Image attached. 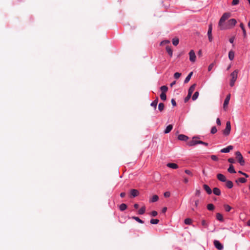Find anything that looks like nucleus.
I'll use <instances>...</instances> for the list:
<instances>
[{
    "label": "nucleus",
    "instance_id": "1",
    "mask_svg": "<svg viewBox=\"0 0 250 250\" xmlns=\"http://www.w3.org/2000/svg\"><path fill=\"white\" fill-rule=\"evenodd\" d=\"M236 23L237 21L235 19H231L229 20L227 22L225 23V24L222 26L220 29L225 30L227 29H230L235 26Z\"/></svg>",
    "mask_w": 250,
    "mask_h": 250
},
{
    "label": "nucleus",
    "instance_id": "2",
    "mask_svg": "<svg viewBox=\"0 0 250 250\" xmlns=\"http://www.w3.org/2000/svg\"><path fill=\"white\" fill-rule=\"evenodd\" d=\"M230 17V14L229 13H225L223 14L218 23V26L220 27V29L225 24V21Z\"/></svg>",
    "mask_w": 250,
    "mask_h": 250
},
{
    "label": "nucleus",
    "instance_id": "3",
    "mask_svg": "<svg viewBox=\"0 0 250 250\" xmlns=\"http://www.w3.org/2000/svg\"><path fill=\"white\" fill-rule=\"evenodd\" d=\"M236 158L241 166H244L245 164V161L241 153L239 151H236L235 152Z\"/></svg>",
    "mask_w": 250,
    "mask_h": 250
},
{
    "label": "nucleus",
    "instance_id": "4",
    "mask_svg": "<svg viewBox=\"0 0 250 250\" xmlns=\"http://www.w3.org/2000/svg\"><path fill=\"white\" fill-rule=\"evenodd\" d=\"M231 130V125L229 121H228L226 123V126L225 129L223 130V133L224 135L228 136L230 134Z\"/></svg>",
    "mask_w": 250,
    "mask_h": 250
},
{
    "label": "nucleus",
    "instance_id": "5",
    "mask_svg": "<svg viewBox=\"0 0 250 250\" xmlns=\"http://www.w3.org/2000/svg\"><path fill=\"white\" fill-rule=\"evenodd\" d=\"M230 99V94H229L226 97V99L225 100L224 104H223V109L225 110H226L228 107V105L229 103V101Z\"/></svg>",
    "mask_w": 250,
    "mask_h": 250
},
{
    "label": "nucleus",
    "instance_id": "6",
    "mask_svg": "<svg viewBox=\"0 0 250 250\" xmlns=\"http://www.w3.org/2000/svg\"><path fill=\"white\" fill-rule=\"evenodd\" d=\"M189 60L191 62H195L196 61V56L194 51L193 50H191L189 52Z\"/></svg>",
    "mask_w": 250,
    "mask_h": 250
},
{
    "label": "nucleus",
    "instance_id": "7",
    "mask_svg": "<svg viewBox=\"0 0 250 250\" xmlns=\"http://www.w3.org/2000/svg\"><path fill=\"white\" fill-rule=\"evenodd\" d=\"M238 72H239V70L238 69L235 70L234 71H233L230 74V77H231L230 80L236 81L237 79Z\"/></svg>",
    "mask_w": 250,
    "mask_h": 250
},
{
    "label": "nucleus",
    "instance_id": "8",
    "mask_svg": "<svg viewBox=\"0 0 250 250\" xmlns=\"http://www.w3.org/2000/svg\"><path fill=\"white\" fill-rule=\"evenodd\" d=\"M208 40L210 42H212L213 38L212 36V24H210L208 26Z\"/></svg>",
    "mask_w": 250,
    "mask_h": 250
},
{
    "label": "nucleus",
    "instance_id": "9",
    "mask_svg": "<svg viewBox=\"0 0 250 250\" xmlns=\"http://www.w3.org/2000/svg\"><path fill=\"white\" fill-rule=\"evenodd\" d=\"M214 245L215 248L217 249L218 250H222L223 249V246L218 240L214 241Z\"/></svg>",
    "mask_w": 250,
    "mask_h": 250
},
{
    "label": "nucleus",
    "instance_id": "10",
    "mask_svg": "<svg viewBox=\"0 0 250 250\" xmlns=\"http://www.w3.org/2000/svg\"><path fill=\"white\" fill-rule=\"evenodd\" d=\"M233 148L232 146H229L226 148L222 149L220 151L222 153H228Z\"/></svg>",
    "mask_w": 250,
    "mask_h": 250
},
{
    "label": "nucleus",
    "instance_id": "11",
    "mask_svg": "<svg viewBox=\"0 0 250 250\" xmlns=\"http://www.w3.org/2000/svg\"><path fill=\"white\" fill-rule=\"evenodd\" d=\"M130 196L131 197H135L139 195V191L135 189H132L130 191Z\"/></svg>",
    "mask_w": 250,
    "mask_h": 250
},
{
    "label": "nucleus",
    "instance_id": "12",
    "mask_svg": "<svg viewBox=\"0 0 250 250\" xmlns=\"http://www.w3.org/2000/svg\"><path fill=\"white\" fill-rule=\"evenodd\" d=\"M217 179L221 182H226L227 179L225 175L219 173L217 175Z\"/></svg>",
    "mask_w": 250,
    "mask_h": 250
},
{
    "label": "nucleus",
    "instance_id": "13",
    "mask_svg": "<svg viewBox=\"0 0 250 250\" xmlns=\"http://www.w3.org/2000/svg\"><path fill=\"white\" fill-rule=\"evenodd\" d=\"M178 139L180 141H186L188 140V137L187 136L185 135L184 134H180L178 136Z\"/></svg>",
    "mask_w": 250,
    "mask_h": 250
},
{
    "label": "nucleus",
    "instance_id": "14",
    "mask_svg": "<svg viewBox=\"0 0 250 250\" xmlns=\"http://www.w3.org/2000/svg\"><path fill=\"white\" fill-rule=\"evenodd\" d=\"M203 188L208 194H210L212 193V190L208 185L204 184Z\"/></svg>",
    "mask_w": 250,
    "mask_h": 250
},
{
    "label": "nucleus",
    "instance_id": "15",
    "mask_svg": "<svg viewBox=\"0 0 250 250\" xmlns=\"http://www.w3.org/2000/svg\"><path fill=\"white\" fill-rule=\"evenodd\" d=\"M173 125H169L164 130V133L165 134H167L169 133L171 130L172 129Z\"/></svg>",
    "mask_w": 250,
    "mask_h": 250
},
{
    "label": "nucleus",
    "instance_id": "16",
    "mask_svg": "<svg viewBox=\"0 0 250 250\" xmlns=\"http://www.w3.org/2000/svg\"><path fill=\"white\" fill-rule=\"evenodd\" d=\"M196 84L195 83H194L192 84L188 89V94H189L190 95H192V93L193 92L194 90H195V87Z\"/></svg>",
    "mask_w": 250,
    "mask_h": 250
},
{
    "label": "nucleus",
    "instance_id": "17",
    "mask_svg": "<svg viewBox=\"0 0 250 250\" xmlns=\"http://www.w3.org/2000/svg\"><path fill=\"white\" fill-rule=\"evenodd\" d=\"M167 166V167L173 169H176L178 167V166L175 163H168Z\"/></svg>",
    "mask_w": 250,
    "mask_h": 250
},
{
    "label": "nucleus",
    "instance_id": "18",
    "mask_svg": "<svg viewBox=\"0 0 250 250\" xmlns=\"http://www.w3.org/2000/svg\"><path fill=\"white\" fill-rule=\"evenodd\" d=\"M240 27L243 31L244 38H246V37H247L246 31V30H245V28L244 27V25L243 24V23H240Z\"/></svg>",
    "mask_w": 250,
    "mask_h": 250
},
{
    "label": "nucleus",
    "instance_id": "19",
    "mask_svg": "<svg viewBox=\"0 0 250 250\" xmlns=\"http://www.w3.org/2000/svg\"><path fill=\"white\" fill-rule=\"evenodd\" d=\"M213 193L217 196H219L221 194V191L218 188H214L213 189Z\"/></svg>",
    "mask_w": 250,
    "mask_h": 250
},
{
    "label": "nucleus",
    "instance_id": "20",
    "mask_svg": "<svg viewBox=\"0 0 250 250\" xmlns=\"http://www.w3.org/2000/svg\"><path fill=\"white\" fill-rule=\"evenodd\" d=\"M226 186L227 188H231L233 187V184L231 181L226 180Z\"/></svg>",
    "mask_w": 250,
    "mask_h": 250
},
{
    "label": "nucleus",
    "instance_id": "21",
    "mask_svg": "<svg viewBox=\"0 0 250 250\" xmlns=\"http://www.w3.org/2000/svg\"><path fill=\"white\" fill-rule=\"evenodd\" d=\"M234 58V52L232 50H230L229 52V58L230 60L232 61Z\"/></svg>",
    "mask_w": 250,
    "mask_h": 250
},
{
    "label": "nucleus",
    "instance_id": "22",
    "mask_svg": "<svg viewBox=\"0 0 250 250\" xmlns=\"http://www.w3.org/2000/svg\"><path fill=\"white\" fill-rule=\"evenodd\" d=\"M228 171L230 173H236V171L234 169V167L232 165H230L229 166V168L228 169Z\"/></svg>",
    "mask_w": 250,
    "mask_h": 250
},
{
    "label": "nucleus",
    "instance_id": "23",
    "mask_svg": "<svg viewBox=\"0 0 250 250\" xmlns=\"http://www.w3.org/2000/svg\"><path fill=\"white\" fill-rule=\"evenodd\" d=\"M158 102V98H157L154 101H153L151 103L150 105L151 106L154 107V109H156Z\"/></svg>",
    "mask_w": 250,
    "mask_h": 250
},
{
    "label": "nucleus",
    "instance_id": "24",
    "mask_svg": "<svg viewBox=\"0 0 250 250\" xmlns=\"http://www.w3.org/2000/svg\"><path fill=\"white\" fill-rule=\"evenodd\" d=\"M199 137L197 136H194L192 138V140L190 141H189L188 142V145L189 146H194V139H198Z\"/></svg>",
    "mask_w": 250,
    "mask_h": 250
},
{
    "label": "nucleus",
    "instance_id": "25",
    "mask_svg": "<svg viewBox=\"0 0 250 250\" xmlns=\"http://www.w3.org/2000/svg\"><path fill=\"white\" fill-rule=\"evenodd\" d=\"M192 74H193V72H190V73H189V74L187 76V77L186 78V79H185V81H184V83H188L189 81V80H190V78H191V76H192Z\"/></svg>",
    "mask_w": 250,
    "mask_h": 250
},
{
    "label": "nucleus",
    "instance_id": "26",
    "mask_svg": "<svg viewBox=\"0 0 250 250\" xmlns=\"http://www.w3.org/2000/svg\"><path fill=\"white\" fill-rule=\"evenodd\" d=\"M216 219L221 222H223L224 221V219L222 215L220 213H216Z\"/></svg>",
    "mask_w": 250,
    "mask_h": 250
},
{
    "label": "nucleus",
    "instance_id": "27",
    "mask_svg": "<svg viewBox=\"0 0 250 250\" xmlns=\"http://www.w3.org/2000/svg\"><path fill=\"white\" fill-rule=\"evenodd\" d=\"M166 50L167 52V53L169 55V56L170 57H172V50L171 49V48L168 46H167L166 47Z\"/></svg>",
    "mask_w": 250,
    "mask_h": 250
},
{
    "label": "nucleus",
    "instance_id": "28",
    "mask_svg": "<svg viewBox=\"0 0 250 250\" xmlns=\"http://www.w3.org/2000/svg\"><path fill=\"white\" fill-rule=\"evenodd\" d=\"M160 89L162 91V93H166L168 90V87L166 85H163L160 87Z\"/></svg>",
    "mask_w": 250,
    "mask_h": 250
},
{
    "label": "nucleus",
    "instance_id": "29",
    "mask_svg": "<svg viewBox=\"0 0 250 250\" xmlns=\"http://www.w3.org/2000/svg\"><path fill=\"white\" fill-rule=\"evenodd\" d=\"M165 108V105L163 103H161L158 105V109L160 111L162 112L163 111Z\"/></svg>",
    "mask_w": 250,
    "mask_h": 250
},
{
    "label": "nucleus",
    "instance_id": "30",
    "mask_svg": "<svg viewBox=\"0 0 250 250\" xmlns=\"http://www.w3.org/2000/svg\"><path fill=\"white\" fill-rule=\"evenodd\" d=\"M119 208H120V209L121 211H124V210H125V209H126L127 206H126V204H124V203H123V204L120 205Z\"/></svg>",
    "mask_w": 250,
    "mask_h": 250
},
{
    "label": "nucleus",
    "instance_id": "31",
    "mask_svg": "<svg viewBox=\"0 0 250 250\" xmlns=\"http://www.w3.org/2000/svg\"><path fill=\"white\" fill-rule=\"evenodd\" d=\"M158 199H159V197L156 195H154L152 196V198L151 199L150 202H155L157 201L158 200Z\"/></svg>",
    "mask_w": 250,
    "mask_h": 250
},
{
    "label": "nucleus",
    "instance_id": "32",
    "mask_svg": "<svg viewBox=\"0 0 250 250\" xmlns=\"http://www.w3.org/2000/svg\"><path fill=\"white\" fill-rule=\"evenodd\" d=\"M159 222V220L157 219H151L150 221V223L151 224H157Z\"/></svg>",
    "mask_w": 250,
    "mask_h": 250
},
{
    "label": "nucleus",
    "instance_id": "33",
    "mask_svg": "<svg viewBox=\"0 0 250 250\" xmlns=\"http://www.w3.org/2000/svg\"><path fill=\"white\" fill-rule=\"evenodd\" d=\"M199 93L198 91L195 92L194 93V94H193V95L192 96V100L193 101L196 100L197 99V98L199 96Z\"/></svg>",
    "mask_w": 250,
    "mask_h": 250
},
{
    "label": "nucleus",
    "instance_id": "34",
    "mask_svg": "<svg viewBox=\"0 0 250 250\" xmlns=\"http://www.w3.org/2000/svg\"><path fill=\"white\" fill-rule=\"evenodd\" d=\"M146 211V208L145 207H142L138 211V213L140 214H143Z\"/></svg>",
    "mask_w": 250,
    "mask_h": 250
},
{
    "label": "nucleus",
    "instance_id": "35",
    "mask_svg": "<svg viewBox=\"0 0 250 250\" xmlns=\"http://www.w3.org/2000/svg\"><path fill=\"white\" fill-rule=\"evenodd\" d=\"M172 43L174 45L176 46L179 43V39L178 38H174L172 40Z\"/></svg>",
    "mask_w": 250,
    "mask_h": 250
},
{
    "label": "nucleus",
    "instance_id": "36",
    "mask_svg": "<svg viewBox=\"0 0 250 250\" xmlns=\"http://www.w3.org/2000/svg\"><path fill=\"white\" fill-rule=\"evenodd\" d=\"M132 218L135 220L136 221H137L138 222H139L140 223H141V224L144 223V221L143 220H142L141 219H140L138 217L133 216V217H132Z\"/></svg>",
    "mask_w": 250,
    "mask_h": 250
},
{
    "label": "nucleus",
    "instance_id": "37",
    "mask_svg": "<svg viewBox=\"0 0 250 250\" xmlns=\"http://www.w3.org/2000/svg\"><path fill=\"white\" fill-rule=\"evenodd\" d=\"M207 208L209 210H213L214 208V206L212 204H209L207 205Z\"/></svg>",
    "mask_w": 250,
    "mask_h": 250
},
{
    "label": "nucleus",
    "instance_id": "38",
    "mask_svg": "<svg viewBox=\"0 0 250 250\" xmlns=\"http://www.w3.org/2000/svg\"><path fill=\"white\" fill-rule=\"evenodd\" d=\"M184 222L186 225H190L192 223V220L190 218H186Z\"/></svg>",
    "mask_w": 250,
    "mask_h": 250
},
{
    "label": "nucleus",
    "instance_id": "39",
    "mask_svg": "<svg viewBox=\"0 0 250 250\" xmlns=\"http://www.w3.org/2000/svg\"><path fill=\"white\" fill-rule=\"evenodd\" d=\"M202 225L205 228H208V224L205 220H202L201 221Z\"/></svg>",
    "mask_w": 250,
    "mask_h": 250
},
{
    "label": "nucleus",
    "instance_id": "40",
    "mask_svg": "<svg viewBox=\"0 0 250 250\" xmlns=\"http://www.w3.org/2000/svg\"><path fill=\"white\" fill-rule=\"evenodd\" d=\"M160 98L163 101H165L167 99V96L166 93H161L160 94Z\"/></svg>",
    "mask_w": 250,
    "mask_h": 250
},
{
    "label": "nucleus",
    "instance_id": "41",
    "mask_svg": "<svg viewBox=\"0 0 250 250\" xmlns=\"http://www.w3.org/2000/svg\"><path fill=\"white\" fill-rule=\"evenodd\" d=\"M224 208H225L226 211H228V212L230 210V209H231V207H230L228 205H224Z\"/></svg>",
    "mask_w": 250,
    "mask_h": 250
},
{
    "label": "nucleus",
    "instance_id": "42",
    "mask_svg": "<svg viewBox=\"0 0 250 250\" xmlns=\"http://www.w3.org/2000/svg\"><path fill=\"white\" fill-rule=\"evenodd\" d=\"M217 131V129L215 126L212 127L211 129V133L212 134H214Z\"/></svg>",
    "mask_w": 250,
    "mask_h": 250
},
{
    "label": "nucleus",
    "instance_id": "43",
    "mask_svg": "<svg viewBox=\"0 0 250 250\" xmlns=\"http://www.w3.org/2000/svg\"><path fill=\"white\" fill-rule=\"evenodd\" d=\"M191 95L189 94H188L187 96L184 99V102L185 103H187V102H188V101L190 99V98H191Z\"/></svg>",
    "mask_w": 250,
    "mask_h": 250
},
{
    "label": "nucleus",
    "instance_id": "44",
    "mask_svg": "<svg viewBox=\"0 0 250 250\" xmlns=\"http://www.w3.org/2000/svg\"><path fill=\"white\" fill-rule=\"evenodd\" d=\"M181 73L179 72H176L174 75V77L175 79H177L181 76Z\"/></svg>",
    "mask_w": 250,
    "mask_h": 250
},
{
    "label": "nucleus",
    "instance_id": "45",
    "mask_svg": "<svg viewBox=\"0 0 250 250\" xmlns=\"http://www.w3.org/2000/svg\"><path fill=\"white\" fill-rule=\"evenodd\" d=\"M214 64H215L214 62L211 63V64H209V65L208 67V71H210L211 70L212 68L214 67Z\"/></svg>",
    "mask_w": 250,
    "mask_h": 250
},
{
    "label": "nucleus",
    "instance_id": "46",
    "mask_svg": "<svg viewBox=\"0 0 250 250\" xmlns=\"http://www.w3.org/2000/svg\"><path fill=\"white\" fill-rule=\"evenodd\" d=\"M238 180L242 183H245L247 182V180L244 178H240Z\"/></svg>",
    "mask_w": 250,
    "mask_h": 250
},
{
    "label": "nucleus",
    "instance_id": "47",
    "mask_svg": "<svg viewBox=\"0 0 250 250\" xmlns=\"http://www.w3.org/2000/svg\"><path fill=\"white\" fill-rule=\"evenodd\" d=\"M200 194H201L200 190L199 189H196V191H195V195L197 196H200Z\"/></svg>",
    "mask_w": 250,
    "mask_h": 250
},
{
    "label": "nucleus",
    "instance_id": "48",
    "mask_svg": "<svg viewBox=\"0 0 250 250\" xmlns=\"http://www.w3.org/2000/svg\"><path fill=\"white\" fill-rule=\"evenodd\" d=\"M211 159L213 161H217L218 160V157L216 155H212L210 156Z\"/></svg>",
    "mask_w": 250,
    "mask_h": 250
},
{
    "label": "nucleus",
    "instance_id": "49",
    "mask_svg": "<svg viewBox=\"0 0 250 250\" xmlns=\"http://www.w3.org/2000/svg\"><path fill=\"white\" fill-rule=\"evenodd\" d=\"M239 0H233L232 1V5H235L239 3Z\"/></svg>",
    "mask_w": 250,
    "mask_h": 250
},
{
    "label": "nucleus",
    "instance_id": "50",
    "mask_svg": "<svg viewBox=\"0 0 250 250\" xmlns=\"http://www.w3.org/2000/svg\"><path fill=\"white\" fill-rule=\"evenodd\" d=\"M185 172L186 174L189 175H190L191 176H192V173L191 172V171L189 170H188V169H186L185 170Z\"/></svg>",
    "mask_w": 250,
    "mask_h": 250
},
{
    "label": "nucleus",
    "instance_id": "51",
    "mask_svg": "<svg viewBox=\"0 0 250 250\" xmlns=\"http://www.w3.org/2000/svg\"><path fill=\"white\" fill-rule=\"evenodd\" d=\"M157 214H158L157 212L156 211H155V210L152 211L151 212V216H153V217H155V216H157Z\"/></svg>",
    "mask_w": 250,
    "mask_h": 250
},
{
    "label": "nucleus",
    "instance_id": "52",
    "mask_svg": "<svg viewBox=\"0 0 250 250\" xmlns=\"http://www.w3.org/2000/svg\"><path fill=\"white\" fill-rule=\"evenodd\" d=\"M236 81H233V80H230V83H229V85L231 87H233L234 84H235V83Z\"/></svg>",
    "mask_w": 250,
    "mask_h": 250
},
{
    "label": "nucleus",
    "instance_id": "53",
    "mask_svg": "<svg viewBox=\"0 0 250 250\" xmlns=\"http://www.w3.org/2000/svg\"><path fill=\"white\" fill-rule=\"evenodd\" d=\"M170 193L168 191H167L164 193V196L166 198L169 197L170 196Z\"/></svg>",
    "mask_w": 250,
    "mask_h": 250
},
{
    "label": "nucleus",
    "instance_id": "54",
    "mask_svg": "<svg viewBox=\"0 0 250 250\" xmlns=\"http://www.w3.org/2000/svg\"><path fill=\"white\" fill-rule=\"evenodd\" d=\"M169 42H169V41H168V40L163 41H162V42H161L160 45H163V44H164L168 43H169Z\"/></svg>",
    "mask_w": 250,
    "mask_h": 250
},
{
    "label": "nucleus",
    "instance_id": "55",
    "mask_svg": "<svg viewBox=\"0 0 250 250\" xmlns=\"http://www.w3.org/2000/svg\"><path fill=\"white\" fill-rule=\"evenodd\" d=\"M171 104L173 106H175L176 105V101H175V100L174 99H171Z\"/></svg>",
    "mask_w": 250,
    "mask_h": 250
},
{
    "label": "nucleus",
    "instance_id": "56",
    "mask_svg": "<svg viewBox=\"0 0 250 250\" xmlns=\"http://www.w3.org/2000/svg\"><path fill=\"white\" fill-rule=\"evenodd\" d=\"M228 161L231 164L234 163L235 161L233 158H230L228 159Z\"/></svg>",
    "mask_w": 250,
    "mask_h": 250
},
{
    "label": "nucleus",
    "instance_id": "57",
    "mask_svg": "<svg viewBox=\"0 0 250 250\" xmlns=\"http://www.w3.org/2000/svg\"><path fill=\"white\" fill-rule=\"evenodd\" d=\"M238 172L241 174H242L243 175L245 176L246 177H249V175L245 173H244L242 171H239Z\"/></svg>",
    "mask_w": 250,
    "mask_h": 250
},
{
    "label": "nucleus",
    "instance_id": "58",
    "mask_svg": "<svg viewBox=\"0 0 250 250\" xmlns=\"http://www.w3.org/2000/svg\"><path fill=\"white\" fill-rule=\"evenodd\" d=\"M216 124L218 125H221V121L220 120L219 118H217L216 119Z\"/></svg>",
    "mask_w": 250,
    "mask_h": 250
},
{
    "label": "nucleus",
    "instance_id": "59",
    "mask_svg": "<svg viewBox=\"0 0 250 250\" xmlns=\"http://www.w3.org/2000/svg\"><path fill=\"white\" fill-rule=\"evenodd\" d=\"M234 37H233L229 39V41L230 43H232L234 42Z\"/></svg>",
    "mask_w": 250,
    "mask_h": 250
},
{
    "label": "nucleus",
    "instance_id": "60",
    "mask_svg": "<svg viewBox=\"0 0 250 250\" xmlns=\"http://www.w3.org/2000/svg\"><path fill=\"white\" fill-rule=\"evenodd\" d=\"M184 182L185 183H188V180L187 177H184Z\"/></svg>",
    "mask_w": 250,
    "mask_h": 250
},
{
    "label": "nucleus",
    "instance_id": "61",
    "mask_svg": "<svg viewBox=\"0 0 250 250\" xmlns=\"http://www.w3.org/2000/svg\"><path fill=\"white\" fill-rule=\"evenodd\" d=\"M125 196V192H122L120 194V196L122 198H124Z\"/></svg>",
    "mask_w": 250,
    "mask_h": 250
},
{
    "label": "nucleus",
    "instance_id": "62",
    "mask_svg": "<svg viewBox=\"0 0 250 250\" xmlns=\"http://www.w3.org/2000/svg\"><path fill=\"white\" fill-rule=\"evenodd\" d=\"M167 210V208L166 207H164L162 209V211L163 213H165L166 212Z\"/></svg>",
    "mask_w": 250,
    "mask_h": 250
},
{
    "label": "nucleus",
    "instance_id": "63",
    "mask_svg": "<svg viewBox=\"0 0 250 250\" xmlns=\"http://www.w3.org/2000/svg\"><path fill=\"white\" fill-rule=\"evenodd\" d=\"M198 203H199V200H196L195 201V206L196 207H198Z\"/></svg>",
    "mask_w": 250,
    "mask_h": 250
},
{
    "label": "nucleus",
    "instance_id": "64",
    "mask_svg": "<svg viewBox=\"0 0 250 250\" xmlns=\"http://www.w3.org/2000/svg\"><path fill=\"white\" fill-rule=\"evenodd\" d=\"M197 139H194V145H196L197 144H198V140H196Z\"/></svg>",
    "mask_w": 250,
    "mask_h": 250
}]
</instances>
